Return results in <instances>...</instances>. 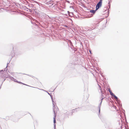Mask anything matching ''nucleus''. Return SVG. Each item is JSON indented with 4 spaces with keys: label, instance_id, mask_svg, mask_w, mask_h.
I'll use <instances>...</instances> for the list:
<instances>
[{
    "label": "nucleus",
    "instance_id": "f257e3e1",
    "mask_svg": "<svg viewBox=\"0 0 129 129\" xmlns=\"http://www.w3.org/2000/svg\"><path fill=\"white\" fill-rule=\"evenodd\" d=\"M102 0H100L99 2L97 4L96 6V10H98L101 6L102 3Z\"/></svg>",
    "mask_w": 129,
    "mask_h": 129
},
{
    "label": "nucleus",
    "instance_id": "f03ea898",
    "mask_svg": "<svg viewBox=\"0 0 129 129\" xmlns=\"http://www.w3.org/2000/svg\"><path fill=\"white\" fill-rule=\"evenodd\" d=\"M11 79L12 80H13V81H15V82H18V83H21V82H18V81H17V80L15 79H14V78H13V77H11ZM24 84V85H26L25 84Z\"/></svg>",
    "mask_w": 129,
    "mask_h": 129
},
{
    "label": "nucleus",
    "instance_id": "7ed1b4c3",
    "mask_svg": "<svg viewBox=\"0 0 129 129\" xmlns=\"http://www.w3.org/2000/svg\"><path fill=\"white\" fill-rule=\"evenodd\" d=\"M54 116L53 117V119H54V127L55 128V123H56V120H55V117L56 116V115L55 113H54Z\"/></svg>",
    "mask_w": 129,
    "mask_h": 129
},
{
    "label": "nucleus",
    "instance_id": "20e7f679",
    "mask_svg": "<svg viewBox=\"0 0 129 129\" xmlns=\"http://www.w3.org/2000/svg\"><path fill=\"white\" fill-rule=\"evenodd\" d=\"M116 101L117 102V103L119 104L120 105V101L118 99Z\"/></svg>",
    "mask_w": 129,
    "mask_h": 129
},
{
    "label": "nucleus",
    "instance_id": "39448f33",
    "mask_svg": "<svg viewBox=\"0 0 129 129\" xmlns=\"http://www.w3.org/2000/svg\"><path fill=\"white\" fill-rule=\"evenodd\" d=\"M113 96L114 97V99L116 100H117L118 99V97L114 94Z\"/></svg>",
    "mask_w": 129,
    "mask_h": 129
},
{
    "label": "nucleus",
    "instance_id": "423d86ee",
    "mask_svg": "<svg viewBox=\"0 0 129 129\" xmlns=\"http://www.w3.org/2000/svg\"><path fill=\"white\" fill-rule=\"evenodd\" d=\"M107 12H108V13H107V16H105V18H107V17L109 16V10H108V11H107Z\"/></svg>",
    "mask_w": 129,
    "mask_h": 129
},
{
    "label": "nucleus",
    "instance_id": "0eeeda50",
    "mask_svg": "<svg viewBox=\"0 0 129 129\" xmlns=\"http://www.w3.org/2000/svg\"><path fill=\"white\" fill-rule=\"evenodd\" d=\"M111 2L112 1H111V0H110V1H109L108 3V6L109 7V8H110V2Z\"/></svg>",
    "mask_w": 129,
    "mask_h": 129
},
{
    "label": "nucleus",
    "instance_id": "6e6552de",
    "mask_svg": "<svg viewBox=\"0 0 129 129\" xmlns=\"http://www.w3.org/2000/svg\"><path fill=\"white\" fill-rule=\"evenodd\" d=\"M90 12L91 13H94L95 11L94 10H92L90 11Z\"/></svg>",
    "mask_w": 129,
    "mask_h": 129
},
{
    "label": "nucleus",
    "instance_id": "1a4fd4ad",
    "mask_svg": "<svg viewBox=\"0 0 129 129\" xmlns=\"http://www.w3.org/2000/svg\"><path fill=\"white\" fill-rule=\"evenodd\" d=\"M110 94L112 96H113L114 95V94L112 92V91L111 92H110Z\"/></svg>",
    "mask_w": 129,
    "mask_h": 129
},
{
    "label": "nucleus",
    "instance_id": "9d476101",
    "mask_svg": "<svg viewBox=\"0 0 129 129\" xmlns=\"http://www.w3.org/2000/svg\"><path fill=\"white\" fill-rule=\"evenodd\" d=\"M51 98L52 99V100L53 104V107H55V105L54 104V102L53 101L52 99V97H51Z\"/></svg>",
    "mask_w": 129,
    "mask_h": 129
},
{
    "label": "nucleus",
    "instance_id": "9b49d317",
    "mask_svg": "<svg viewBox=\"0 0 129 129\" xmlns=\"http://www.w3.org/2000/svg\"><path fill=\"white\" fill-rule=\"evenodd\" d=\"M108 90L109 91V92H111L112 91L110 90V88H108Z\"/></svg>",
    "mask_w": 129,
    "mask_h": 129
},
{
    "label": "nucleus",
    "instance_id": "f8f14e48",
    "mask_svg": "<svg viewBox=\"0 0 129 129\" xmlns=\"http://www.w3.org/2000/svg\"><path fill=\"white\" fill-rule=\"evenodd\" d=\"M53 111L54 113H57V110H56V111L54 109Z\"/></svg>",
    "mask_w": 129,
    "mask_h": 129
},
{
    "label": "nucleus",
    "instance_id": "ddd939ff",
    "mask_svg": "<svg viewBox=\"0 0 129 129\" xmlns=\"http://www.w3.org/2000/svg\"><path fill=\"white\" fill-rule=\"evenodd\" d=\"M99 112H100V108H99Z\"/></svg>",
    "mask_w": 129,
    "mask_h": 129
},
{
    "label": "nucleus",
    "instance_id": "4468645a",
    "mask_svg": "<svg viewBox=\"0 0 129 129\" xmlns=\"http://www.w3.org/2000/svg\"><path fill=\"white\" fill-rule=\"evenodd\" d=\"M124 112H123V113H124V112H125V111L124 110Z\"/></svg>",
    "mask_w": 129,
    "mask_h": 129
},
{
    "label": "nucleus",
    "instance_id": "2eb2a0df",
    "mask_svg": "<svg viewBox=\"0 0 129 129\" xmlns=\"http://www.w3.org/2000/svg\"><path fill=\"white\" fill-rule=\"evenodd\" d=\"M89 52H90V53H91V52L90 50H89Z\"/></svg>",
    "mask_w": 129,
    "mask_h": 129
},
{
    "label": "nucleus",
    "instance_id": "dca6fc26",
    "mask_svg": "<svg viewBox=\"0 0 129 129\" xmlns=\"http://www.w3.org/2000/svg\"><path fill=\"white\" fill-rule=\"evenodd\" d=\"M68 13H69V11H68Z\"/></svg>",
    "mask_w": 129,
    "mask_h": 129
},
{
    "label": "nucleus",
    "instance_id": "f3484780",
    "mask_svg": "<svg viewBox=\"0 0 129 129\" xmlns=\"http://www.w3.org/2000/svg\"><path fill=\"white\" fill-rule=\"evenodd\" d=\"M106 11H107V10H105V12H106Z\"/></svg>",
    "mask_w": 129,
    "mask_h": 129
},
{
    "label": "nucleus",
    "instance_id": "a211bd4d",
    "mask_svg": "<svg viewBox=\"0 0 129 129\" xmlns=\"http://www.w3.org/2000/svg\"><path fill=\"white\" fill-rule=\"evenodd\" d=\"M48 93V94H49V93Z\"/></svg>",
    "mask_w": 129,
    "mask_h": 129
},
{
    "label": "nucleus",
    "instance_id": "6ab92c4d",
    "mask_svg": "<svg viewBox=\"0 0 129 129\" xmlns=\"http://www.w3.org/2000/svg\"><path fill=\"white\" fill-rule=\"evenodd\" d=\"M107 8H106L107 9Z\"/></svg>",
    "mask_w": 129,
    "mask_h": 129
}]
</instances>
